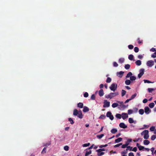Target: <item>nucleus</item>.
<instances>
[{"label": "nucleus", "instance_id": "14", "mask_svg": "<svg viewBox=\"0 0 156 156\" xmlns=\"http://www.w3.org/2000/svg\"><path fill=\"white\" fill-rule=\"evenodd\" d=\"M122 117L123 119H125L128 117V115L126 113H122Z\"/></svg>", "mask_w": 156, "mask_h": 156}, {"label": "nucleus", "instance_id": "21", "mask_svg": "<svg viewBox=\"0 0 156 156\" xmlns=\"http://www.w3.org/2000/svg\"><path fill=\"white\" fill-rule=\"evenodd\" d=\"M150 143V141L148 140H145L144 141V144L145 145H147Z\"/></svg>", "mask_w": 156, "mask_h": 156}, {"label": "nucleus", "instance_id": "17", "mask_svg": "<svg viewBox=\"0 0 156 156\" xmlns=\"http://www.w3.org/2000/svg\"><path fill=\"white\" fill-rule=\"evenodd\" d=\"M104 94L103 90L102 89H100L99 91V95L100 96H102Z\"/></svg>", "mask_w": 156, "mask_h": 156}, {"label": "nucleus", "instance_id": "11", "mask_svg": "<svg viewBox=\"0 0 156 156\" xmlns=\"http://www.w3.org/2000/svg\"><path fill=\"white\" fill-rule=\"evenodd\" d=\"M144 110L146 114H148L151 112V109L147 106L145 107Z\"/></svg>", "mask_w": 156, "mask_h": 156}, {"label": "nucleus", "instance_id": "37", "mask_svg": "<svg viewBox=\"0 0 156 156\" xmlns=\"http://www.w3.org/2000/svg\"><path fill=\"white\" fill-rule=\"evenodd\" d=\"M132 147H131L130 146H128L127 147V148L126 149V151H127L128 150H129L130 151H132Z\"/></svg>", "mask_w": 156, "mask_h": 156}, {"label": "nucleus", "instance_id": "13", "mask_svg": "<svg viewBox=\"0 0 156 156\" xmlns=\"http://www.w3.org/2000/svg\"><path fill=\"white\" fill-rule=\"evenodd\" d=\"M124 72L123 71H120L119 72H117V75L119 77L121 78L122 77Z\"/></svg>", "mask_w": 156, "mask_h": 156}, {"label": "nucleus", "instance_id": "42", "mask_svg": "<svg viewBox=\"0 0 156 156\" xmlns=\"http://www.w3.org/2000/svg\"><path fill=\"white\" fill-rule=\"evenodd\" d=\"M136 95L137 94L136 93H135L134 94L132 95L130 98V99H131V100L135 98L136 96Z\"/></svg>", "mask_w": 156, "mask_h": 156}, {"label": "nucleus", "instance_id": "16", "mask_svg": "<svg viewBox=\"0 0 156 156\" xmlns=\"http://www.w3.org/2000/svg\"><path fill=\"white\" fill-rule=\"evenodd\" d=\"M83 107V111L84 112H88L89 111V108L87 106H85Z\"/></svg>", "mask_w": 156, "mask_h": 156}, {"label": "nucleus", "instance_id": "50", "mask_svg": "<svg viewBox=\"0 0 156 156\" xmlns=\"http://www.w3.org/2000/svg\"><path fill=\"white\" fill-rule=\"evenodd\" d=\"M90 145V143H88L87 144H85L83 145V147H87L88 146Z\"/></svg>", "mask_w": 156, "mask_h": 156}, {"label": "nucleus", "instance_id": "31", "mask_svg": "<svg viewBox=\"0 0 156 156\" xmlns=\"http://www.w3.org/2000/svg\"><path fill=\"white\" fill-rule=\"evenodd\" d=\"M130 79L131 80L133 81L136 80V78L135 76H130Z\"/></svg>", "mask_w": 156, "mask_h": 156}, {"label": "nucleus", "instance_id": "32", "mask_svg": "<svg viewBox=\"0 0 156 156\" xmlns=\"http://www.w3.org/2000/svg\"><path fill=\"white\" fill-rule=\"evenodd\" d=\"M104 152H98L97 155L98 156H101L104 155L105 154Z\"/></svg>", "mask_w": 156, "mask_h": 156}, {"label": "nucleus", "instance_id": "61", "mask_svg": "<svg viewBox=\"0 0 156 156\" xmlns=\"http://www.w3.org/2000/svg\"><path fill=\"white\" fill-rule=\"evenodd\" d=\"M137 150V147H134L133 149H132V151H134V152H136Z\"/></svg>", "mask_w": 156, "mask_h": 156}, {"label": "nucleus", "instance_id": "38", "mask_svg": "<svg viewBox=\"0 0 156 156\" xmlns=\"http://www.w3.org/2000/svg\"><path fill=\"white\" fill-rule=\"evenodd\" d=\"M133 56L132 55H130L128 56L129 59L130 60H132L133 59Z\"/></svg>", "mask_w": 156, "mask_h": 156}, {"label": "nucleus", "instance_id": "20", "mask_svg": "<svg viewBox=\"0 0 156 156\" xmlns=\"http://www.w3.org/2000/svg\"><path fill=\"white\" fill-rule=\"evenodd\" d=\"M136 65L140 66L141 64V62L140 60H137L135 62Z\"/></svg>", "mask_w": 156, "mask_h": 156}, {"label": "nucleus", "instance_id": "40", "mask_svg": "<svg viewBox=\"0 0 156 156\" xmlns=\"http://www.w3.org/2000/svg\"><path fill=\"white\" fill-rule=\"evenodd\" d=\"M126 91L125 90H122V96L123 97L124 96V95L126 94Z\"/></svg>", "mask_w": 156, "mask_h": 156}, {"label": "nucleus", "instance_id": "43", "mask_svg": "<svg viewBox=\"0 0 156 156\" xmlns=\"http://www.w3.org/2000/svg\"><path fill=\"white\" fill-rule=\"evenodd\" d=\"M106 118L105 115H101L99 117V119H105Z\"/></svg>", "mask_w": 156, "mask_h": 156}, {"label": "nucleus", "instance_id": "36", "mask_svg": "<svg viewBox=\"0 0 156 156\" xmlns=\"http://www.w3.org/2000/svg\"><path fill=\"white\" fill-rule=\"evenodd\" d=\"M104 136V135L103 134H102L101 135H97V137L99 139H101L102 138L103 136Z\"/></svg>", "mask_w": 156, "mask_h": 156}, {"label": "nucleus", "instance_id": "18", "mask_svg": "<svg viewBox=\"0 0 156 156\" xmlns=\"http://www.w3.org/2000/svg\"><path fill=\"white\" fill-rule=\"evenodd\" d=\"M83 103L80 102L77 104V106L80 108H82L83 107Z\"/></svg>", "mask_w": 156, "mask_h": 156}, {"label": "nucleus", "instance_id": "12", "mask_svg": "<svg viewBox=\"0 0 156 156\" xmlns=\"http://www.w3.org/2000/svg\"><path fill=\"white\" fill-rule=\"evenodd\" d=\"M119 126L120 128L123 129H126L127 127V126L125 125V123L123 122L120 123L119 124Z\"/></svg>", "mask_w": 156, "mask_h": 156}, {"label": "nucleus", "instance_id": "45", "mask_svg": "<svg viewBox=\"0 0 156 156\" xmlns=\"http://www.w3.org/2000/svg\"><path fill=\"white\" fill-rule=\"evenodd\" d=\"M122 115L119 114H117L116 115V117L119 119H120L121 118Z\"/></svg>", "mask_w": 156, "mask_h": 156}, {"label": "nucleus", "instance_id": "56", "mask_svg": "<svg viewBox=\"0 0 156 156\" xmlns=\"http://www.w3.org/2000/svg\"><path fill=\"white\" fill-rule=\"evenodd\" d=\"M128 47L129 49H132L133 48V45H132V44H130L128 45Z\"/></svg>", "mask_w": 156, "mask_h": 156}, {"label": "nucleus", "instance_id": "22", "mask_svg": "<svg viewBox=\"0 0 156 156\" xmlns=\"http://www.w3.org/2000/svg\"><path fill=\"white\" fill-rule=\"evenodd\" d=\"M117 131V130L116 129H112L111 131V132L113 134L115 133Z\"/></svg>", "mask_w": 156, "mask_h": 156}, {"label": "nucleus", "instance_id": "33", "mask_svg": "<svg viewBox=\"0 0 156 156\" xmlns=\"http://www.w3.org/2000/svg\"><path fill=\"white\" fill-rule=\"evenodd\" d=\"M130 65L129 64H126L125 66V68L126 69H128L130 68Z\"/></svg>", "mask_w": 156, "mask_h": 156}, {"label": "nucleus", "instance_id": "51", "mask_svg": "<svg viewBox=\"0 0 156 156\" xmlns=\"http://www.w3.org/2000/svg\"><path fill=\"white\" fill-rule=\"evenodd\" d=\"M138 148L140 151L142 150L144 148V147L141 145L139 146Z\"/></svg>", "mask_w": 156, "mask_h": 156}, {"label": "nucleus", "instance_id": "62", "mask_svg": "<svg viewBox=\"0 0 156 156\" xmlns=\"http://www.w3.org/2000/svg\"><path fill=\"white\" fill-rule=\"evenodd\" d=\"M94 145V144H92L90 147H89L88 148H87V150H90V149H92L93 148V147Z\"/></svg>", "mask_w": 156, "mask_h": 156}, {"label": "nucleus", "instance_id": "60", "mask_svg": "<svg viewBox=\"0 0 156 156\" xmlns=\"http://www.w3.org/2000/svg\"><path fill=\"white\" fill-rule=\"evenodd\" d=\"M137 41H138V43L139 44H140L142 42V40L140 41V38H138Z\"/></svg>", "mask_w": 156, "mask_h": 156}, {"label": "nucleus", "instance_id": "35", "mask_svg": "<svg viewBox=\"0 0 156 156\" xmlns=\"http://www.w3.org/2000/svg\"><path fill=\"white\" fill-rule=\"evenodd\" d=\"M124 61V59L123 58H120L119 60V63H123Z\"/></svg>", "mask_w": 156, "mask_h": 156}, {"label": "nucleus", "instance_id": "48", "mask_svg": "<svg viewBox=\"0 0 156 156\" xmlns=\"http://www.w3.org/2000/svg\"><path fill=\"white\" fill-rule=\"evenodd\" d=\"M95 99V96L94 94H93L91 97V99L92 100H94Z\"/></svg>", "mask_w": 156, "mask_h": 156}, {"label": "nucleus", "instance_id": "46", "mask_svg": "<svg viewBox=\"0 0 156 156\" xmlns=\"http://www.w3.org/2000/svg\"><path fill=\"white\" fill-rule=\"evenodd\" d=\"M46 152V147H44L43 149L42 152V154L45 153Z\"/></svg>", "mask_w": 156, "mask_h": 156}, {"label": "nucleus", "instance_id": "53", "mask_svg": "<svg viewBox=\"0 0 156 156\" xmlns=\"http://www.w3.org/2000/svg\"><path fill=\"white\" fill-rule=\"evenodd\" d=\"M156 138L155 136L154 135H153L151 137V139L152 140H154Z\"/></svg>", "mask_w": 156, "mask_h": 156}, {"label": "nucleus", "instance_id": "5", "mask_svg": "<svg viewBox=\"0 0 156 156\" xmlns=\"http://www.w3.org/2000/svg\"><path fill=\"white\" fill-rule=\"evenodd\" d=\"M106 116L109 117L111 120H113L114 119L113 116L112 115V113L110 112H108L106 114Z\"/></svg>", "mask_w": 156, "mask_h": 156}, {"label": "nucleus", "instance_id": "57", "mask_svg": "<svg viewBox=\"0 0 156 156\" xmlns=\"http://www.w3.org/2000/svg\"><path fill=\"white\" fill-rule=\"evenodd\" d=\"M108 146V144H106L105 145H100L99 146V147L100 148H102L103 147H107V146Z\"/></svg>", "mask_w": 156, "mask_h": 156}, {"label": "nucleus", "instance_id": "55", "mask_svg": "<svg viewBox=\"0 0 156 156\" xmlns=\"http://www.w3.org/2000/svg\"><path fill=\"white\" fill-rule=\"evenodd\" d=\"M128 114H131L133 113V111L131 109H129L128 110Z\"/></svg>", "mask_w": 156, "mask_h": 156}, {"label": "nucleus", "instance_id": "58", "mask_svg": "<svg viewBox=\"0 0 156 156\" xmlns=\"http://www.w3.org/2000/svg\"><path fill=\"white\" fill-rule=\"evenodd\" d=\"M151 57L153 58H155L156 57V53L154 52L153 54H152L151 55Z\"/></svg>", "mask_w": 156, "mask_h": 156}, {"label": "nucleus", "instance_id": "23", "mask_svg": "<svg viewBox=\"0 0 156 156\" xmlns=\"http://www.w3.org/2000/svg\"><path fill=\"white\" fill-rule=\"evenodd\" d=\"M129 123H132L133 122H134L135 123H136L135 122H134L133 119L131 118H129Z\"/></svg>", "mask_w": 156, "mask_h": 156}, {"label": "nucleus", "instance_id": "59", "mask_svg": "<svg viewBox=\"0 0 156 156\" xmlns=\"http://www.w3.org/2000/svg\"><path fill=\"white\" fill-rule=\"evenodd\" d=\"M113 66L114 67H117L118 66V64L116 62H114L113 63Z\"/></svg>", "mask_w": 156, "mask_h": 156}, {"label": "nucleus", "instance_id": "6", "mask_svg": "<svg viewBox=\"0 0 156 156\" xmlns=\"http://www.w3.org/2000/svg\"><path fill=\"white\" fill-rule=\"evenodd\" d=\"M146 64L149 67H152L154 65V62L153 60H149L147 62Z\"/></svg>", "mask_w": 156, "mask_h": 156}, {"label": "nucleus", "instance_id": "4", "mask_svg": "<svg viewBox=\"0 0 156 156\" xmlns=\"http://www.w3.org/2000/svg\"><path fill=\"white\" fill-rule=\"evenodd\" d=\"M117 84L116 83H113L111 84L110 87V89L111 90L114 91L117 89Z\"/></svg>", "mask_w": 156, "mask_h": 156}, {"label": "nucleus", "instance_id": "25", "mask_svg": "<svg viewBox=\"0 0 156 156\" xmlns=\"http://www.w3.org/2000/svg\"><path fill=\"white\" fill-rule=\"evenodd\" d=\"M105 148H101L97 150H96V151L97 152H101V151H105Z\"/></svg>", "mask_w": 156, "mask_h": 156}, {"label": "nucleus", "instance_id": "39", "mask_svg": "<svg viewBox=\"0 0 156 156\" xmlns=\"http://www.w3.org/2000/svg\"><path fill=\"white\" fill-rule=\"evenodd\" d=\"M155 89H154L152 88H148V91L149 93H151Z\"/></svg>", "mask_w": 156, "mask_h": 156}, {"label": "nucleus", "instance_id": "29", "mask_svg": "<svg viewBox=\"0 0 156 156\" xmlns=\"http://www.w3.org/2000/svg\"><path fill=\"white\" fill-rule=\"evenodd\" d=\"M139 112L140 114L142 115L144 113V111L143 109H141L139 110Z\"/></svg>", "mask_w": 156, "mask_h": 156}, {"label": "nucleus", "instance_id": "47", "mask_svg": "<svg viewBox=\"0 0 156 156\" xmlns=\"http://www.w3.org/2000/svg\"><path fill=\"white\" fill-rule=\"evenodd\" d=\"M64 149L66 151H68L69 149V147L67 146H65L64 147Z\"/></svg>", "mask_w": 156, "mask_h": 156}, {"label": "nucleus", "instance_id": "19", "mask_svg": "<svg viewBox=\"0 0 156 156\" xmlns=\"http://www.w3.org/2000/svg\"><path fill=\"white\" fill-rule=\"evenodd\" d=\"M122 140V138L121 137H119L116 139L115 140V143H118L121 141Z\"/></svg>", "mask_w": 156, "mask_h": 156}, {"label": "nucleus", "instance_id": "15", "mask_svg": "<svg viewBox=\"0 0 156 156\" xmlns=\"http://www.w3.org/2000/svg\"><path fill=\"white\" fill-rule=\"evenodd\" d=\"M86 151L85 154V156H87L88 155L90 154L92 152L91 150H87V149H86Z\"/></svg>", "mask_w": 156, "mask_h": 156}, {"label": "nucleus", "instance_id": "8", "mask_svg": "<svg viewBox=\"0 0 156 156\" xmlns=\"http://www.w3.org/2000/svg\"><path fill=\"white\" fill-rule=\"evenodd\" d=\"M144 69H141L140 70V73L138 75V77L139 78H140L144 73Z\"/></svg>", "mask_w": 156, "mask_h": 156}, {"label": "nucleus", "instance_id": "1", "mask_svg": "<svg viewBox=\"0 0 156 156\" xmlns=\"http://www.w3.org/2000/svg\"><path fill=\"white\" fill-rule=\"evenodd\" d=\"M73 115L74 116H77L80 119L83 118V114L81 110L78 111L77 109H74L73 111Z\"/></svg>", "mask_w": 156, "mask_h": 156}, {"label": "nucleus", "instance_id": "28", "mask_svg": "<svg viewBox=\"0 0 156 156\" xmlns=\"http://www.w3.org/2000/svg\"><path fill=\"white\" fill-rule=\"evenodd\" d=\"M119 105L118 104L116 103H113L112 105V107L113 108L117 107Z\"/></svg>", "mask_w": 156, "mask_h": 156}, {"label": "nucleus", "instance_id": "2", "mask_svg": "<svg viewBox=\"0 0 156 156\" xmlns=\"http://www.w3.org/2000/svg\"><path fill=\"white\" fill-rule=\"evenodd\" d=\"M119 94L118 92L115 93H111L109 94L105 95V98H106L111 99L113 97L118 95Z\"/></svg>", "mask_w": 156, "mask_h": 156}, {"label": "nucleus", "instance_id": "41", "mask_svg": "<svg viewBox=\"0 0 156 156\" xmlns=\"http://www.w3.org/2000/svg\"><path fill=\"white\" fill-rule=\"evenodd\" d=\"M134 51L135 52H138L139 51V49L138 47H136L134 48Z\"/></svg>", "mask_w": 156, "mask_h": 156}, {"label": "nucleus", "instance_id": "34", "mask_svg": "<svg viewBox=\"0 0 156 156\" xmlns=\"http://www.w3.org/2000/svg\"><path fill=\"white\" fill-rule=\"evenodd\" d=\"M68 121L70 122V123L71 124H73L74 123V122L73 119L71 118H69L68 119Z\"/></svg>", "mask_w": 156, "mask_h": 156}, {"label": "nucleus", "instance_id": "26", "mask_svg": "<svg viewBox=\"0 0 156 156\" xmlns=\"http://www.w3.org/2000/svg\"><path fill=\"white\" fill-rule=\"evenodd\" d=\"M51 144L50 141L48 142V143H44L43 144V146L45 147H47L48 146L50 145Z\"/></svg>", "mask_w": 156, "mask_h": 156}, {"label": "nucleus", "instance_id": "54", "mask_svg": "<svg viewBox=\"0 0 156 156\" xmlns=\"http://www.w3.org/2000/svg\"><path fill=\"white\" fill-rule=\"evenodd\" d=\"M154 129L155 127L154 126L151 127L150 129V131L152 132L154 131Z\"/></svg>", "mask_w": 156, "mask_h": 156}, {"label": "nucleus", "instance_id": "24", "mask_svg": "<svg viewBox=\"0 0 156 156\" xmlns=\"http://www.w3.org/2000/svg\"><path fill=\"white\" fill-rule=\"evenodd\" d=\"M125 84L127 85H129L131 83V81L130 80H127L125 81Z\"/></svg>", "mask_w": 156, "mask_h": 156}, {"label": "nucleus", "instance_id": "44", "mask_svg": "<svg viewBox=\"0 0 156 156\" xmlns=\"http://www.w3.org/2000/svg\"><path fill=\"white\" fill-rule=\"evenodd\" d=\"M111 79L110 78L108 77L106 80V82L107 83H109L111 82Z\"/></svg>", "mask_w": 156, "mask_h": 156}, {"label": "nucleus", "instance_id": "64", "mask_svg": "<svg viewBox=\"0 0 156 156\" xmlns=\"http://www.w3.org/2000/svg\"><path fill=\"white\" fill-rule=\"evenodd\" d=\"M129 156H134L133 153L132 152H130L129 154Z\"/></svg>", "mask_w": 156, "mask_h": 156}, {"label": "nucleus", "instance_id": "10", "mask_svg": "<svg viewBox=\"0 0 156 156\" xmlns=\"http://www.w3.org/2000/svg\"><path fill=\"white\" fill-rule=\"evenodd\" d=\"M110 103L109 102H108L106 100H105L104 101V105L103 107L104 108L109 107L110 106Z\"/></svg>", "mask_w": 156, "mask_h": 156}, {"label": "nucleus", "instance_id": "7", "mask_svg": "<svg viewBox=\"0 0 156 156\" xmlns=\"http://www.w3.org/2000/svg\"><path fill=\"white\" fill-rule=\"evenodd\" d=\"M144 69H141L140 70V73L138 75V77L139 78H140L144 73Z\"/></svg>", "mask_w": 156, "mask_h": 156}, {"label": "nucleus", "instance_id": "27", "mask_svg": "<svg viewBox=\"0 0 156 156\" xmlns=\"http://www.w3.org/2000/svg\"><path fill=\"white\" fill-rule=\"evenodd\" d=\"M154 104L153 102L151 103L149 105V106L151 108H153L154 107Z\"/></svg>", "mask_w": 156, "mask_h": 156}, {"label": "nucleus", "instance_id": "52", "mask_svg": "<svg viewBox=\"0 0 156 156\" xmlns=\"http://www.w3.org/2000/svg\"><path fill=\"white\" fill-rule=\"evenodd\" d=\"M84 97L85 98H87L89 94L87 92H86L83 94Z\"/></svg>", "mask_w": 156, "mask_h": 156}, {"label": "nucleus", "instance_id": "9", "mask_svg": "<svg viewBox=\"0 0 156 156\" xmlns=\"http://www.w3.org/2000/svg\"><path fill=\"white\" fill-rule=\"evenodd\" d=\"M118 103L120 104L121 105H119L121 107L123 108H125L128 106V105H126L123 104V103L122 101H117Z\"/></svg>", "mask_w": 156, "mask_h": 156}, {"label": "nucleus", "instance_id": "3", "mask_svg": "<svg viewBox=\"0 0 156 156\" xmlns=\"http://www.w3.org/2000/svg\"><path fill=\"white\" fill-rule=\"evenodd\" d=\"M148 131L145 130L143 131L141 133L142 135H144V139H147L149 137V135L148 134Z\"/></svg>", "mask_w": 156, "mask_h": 156}, {"label": "nucleus", "instance_id": "63", "mask_svg": "<svg viewBox=\"0 0 156 156\" xmlns=\"http://www.w3.org/2000/svg\"><path fill=\"white\" fill-rule=\"evenodd\" d=\"M147 100L146 98L144 99L143 101V102L144 103H147Z\"/></svg>", "mask_w": 156, "mask_h": 156}, {"label": "nucleus", "instance_id": "49", "mask_svg": "<svg viewBox=\"0 0 156 156\" xmlns=\"http://www.w3.org/2000/svg\"><path fill=\"white\" fill-rule=\"evenodd\" d=\"M144 83H152L151 81H150L149 80H144Z\"/></svg>", "mask_w": 156, "mask_h": 156}, {"label": "nucleus", "instance_id": "30", "mask_svg": "<svg viewBox=\"0 0 156 156\" xmlns=\"http://www.w3.org/2000/svg\"><path fill=\"white\" fill-rule=\"evenodd\" d=\"M132 75V73L131 72H129L127 74V75L126 76V78H129V77H130Z\"/></svg>", "mask_w": 156, "mask_h": 156}]
</instances>
